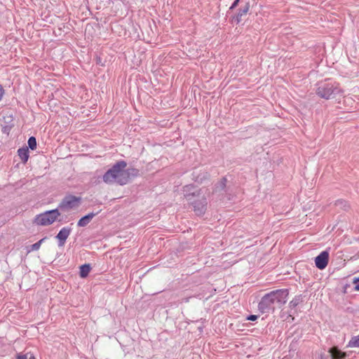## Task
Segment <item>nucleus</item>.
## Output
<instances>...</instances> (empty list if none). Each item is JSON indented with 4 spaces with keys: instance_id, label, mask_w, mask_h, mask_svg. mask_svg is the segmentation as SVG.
Wrapping results in <instances>:
<instances>
[{
    "instance_id": "obj_25",
    "label": "nucleus",
    "mask_w": 359,
    "mask_h": 359,
    "mask_svg": "<svg viewBox=\"0 0 359 359\" xmlns=\"http://www.w3.org/2000/svg\"><path fill=\"white\" fill-rule=\"evenodd\" d=\"M355 290L359 291V285H355Z\"/></svg>"
},
{
    "instance_id": "obj_8",
    "label": "nucleus",
    "mask_w": 359,
    "mask_h": 359,
    "mask_svg": "<svg viewBox=\"0 0 359 359\" xmlns=\"http://www.w3.org/2000/svg\"><path fill=\"white\" fill-rule=\"evenodd\" d=\"M71 233V229L67 227H63L56 236V238L59 240V245L63 246L67 238L69 237Z\"/></svg>"
},
{
    "instance_id": "obj_15",
    "label": "nucleus",
    "mask_w": 359,
    "mask_h": 359,
    "mask_svg": "<svg viewBox=\"0 0 359 359\" xmlns=\"http://www.w3.org/2000/svg\"><path fill=\"white\" fill-rule=\"evenodd\" d=\"M248 10H249V6H248V5H246L243 8H242L239 11L238 17H241L242 15H245L248 13Z\"/></svg>"
},
{
    "instance_id": "obj_12",
    "label": "nucleus",
    "mask_w": 359,
    "mask_h": 359,
    "mask_svg": "<svg viewBox=\"0 0 359 359\" xmlns=\"http://www.w3.org/2000/svg\"><path fill=\"white\" fill-rule=\"evenodd\" d=\"M348 346L351 348H359V334L351 339L348 341Z\"/></svg>"
},
{
    "instance_id": "obj_19",
    "label": "nucleus",
    "mask_w": 359,
    "mask_h": 359,
    "mask_svg": "<svg viewBox=\"0 0 359 359\" xmlns=\"http://www.w3.org/2000/svg\"><path fill=\"white\" fill-rule=\"evenodd\" d=\"M257 318V316L255 315H251L248 317V320H255Z\"/></svg>"
},
{
    "instance_id": "obj_10",
    "label": "nucleus",
    "mask_w": 359,
    "mask_h": 359,
    "mask_svg": "<svg viewBox=\"0 0 359 359\" xmlns=\"http://www.w3.org/2000/svg\"><path fill=\"white\" fill-rule=\"evenodd\" d=\"M18 156L23 163H26L29 158V150L27 147L20 148L18 151Z\"/></svg>"
},
{
    "instance_id": "obj_2",
    "label": "nucleus",
    "mask_w": 359,
    "mask_h": 359,
    "mask_svg": "<svg viewBox=\"0 0 359 359\" xmlns=\"http://www.w3.org/2000/svg\"><path fill=\"white\" fill-rule=\"evenodd\" d=\"M126 163L118 161L103 175V181L107 184L117 183L126 184L129 181L130 175L126 170Z\"/></svg>"
},
{
    "instance_id": "obj_5",
    "label": "nucleus",
    "mask_w": 359,
    "mask_h": 359,
    "mask_svg": "<svg viewBox=\"0 0 359 359\" xmlns=\"http://www.w3.org/2000/svg\"><path fill=\"white\" fill-rule=\"evenodd\" d=\"M80 203V198L73 196L65 197L59 205V209L69 211L77 208Z\"/></svg>"
},
{
    "instance_id": "obj_11",
    "label": "nucleus",
    "mask_w": 359,
    "mask_h": 359,
    "mask_svg": "<svg viewBox=\"0 0 359 359\" xmlns=\"http://www.w3.org/2000/svg\"><path fill=\"white\" fill-rule=\"evenodd\" d=\"M90 271V265L84 264L80 267V276L81 278H86Z\"/></svg>"
},
{
    "instance_id": "obj_7",
    "label": "nucleus",
    "mask_w": 359,
    "mask_h": 359,
    "mask_svg": "<svg viewBox=\"0 0 359 359\" xmlns=\"http://www.w3.org/2000/svg\"><path fill=\"white\" fill-rule=\"evenodd\" d=\"M329 260V252L327 251H323L318 256L316 257L315 264L318 269H324Z\"/></svg>"
},
{
    "instance_id": "obj_21",
    "label": "nucleus",
    "mask_w": 359,
    "mask_h": 359,
    "mask_svg": "<svg viewBox=\"0 0 359 359\" xmlns=\"http://www.w3.org/2000/svg\"><path fill=\"white\" fill-rule=\"evenodd\" d=\"M239 0H235V1L233 3L232 6H231V8H233L236 7L238 3Z\"/></svg>"
},
{
    "instance_id": "obj_18",
    "label": "nucleus",
    "mask_w": 359,
    "mask_h": 359,
    "mask_svg": "<svg viewBox=\"0 0 359 359\" xmlns=\"http://www.w3.org/2000/svg\"><path fill=\"white\" fill-rule=\"evenodd\" d=\"M299 304L298 299H293L290 302V306L292 307H295Z\"/></svg>"
},
{
    "instance_id": "obj_24",
    "label": "nucleus",
    "mask_w": 359,
    "mask_h": 359,
    "mask_svg": "<svg viewBox=\"0 0 359 359\" xmlns=\"http://www.w3.org/2000/svg\"><path fill=\"white\" fill-rule=\"evenodd\" d=\"M184 196L187 198V200H190V198H189L190 194H184Z\"/></svg>"
},
{
    "instance_id": "obj_6",
    "label": "nucleus",
    "mask_w": 359,
    "mask_h": 359,
    "mask_svg": "<svg viewBox=\"0 0 359 359\" xmlns=\"http://www.w3.org/2000/svg\"><path fill=\"white\" fill-rule=\"evenodd\" d=\"M346 356V353L341 351L337 347H333L326 353L321 354L320 359H344Z\"/></svg>"
},
{
    "instance_id": "obj_16",
    "label": "nucleus",
    "mask_w": 359,
    "mask_h": 359,
    "mask_svg": "<svg viewBox=\"0 0 359 359\" xmlns=\"http://www.w3.org/2000/svg\"><path fill=\"white\" fill-rule=\"evenodd\" d=\"M194 210L197 215H201L204 211V206H202L201 208H198V209H196V207L194 206Z\"/></svg>"
},
{
    "instance_id": "obj_23",
    "label": "nucleus",
    "mask_w": 359,
    "mask_h": 359,
    "mask_svg": "<svg viewBox=\"0 0 359 359\" xmlns=\"http://www.w3.org/2000/svg\"><path fill=\"white\" fill-rule=\"evenodd\" d=\"M29 355H28V359H35L34 356L33 355V354L30 353H28Z\"/></svg>"
},
{
    "instance_id": "obj_3",
    "label": "nucleus",
    "mask_w": 359,
    "mask_h": 359,
    "mask_svg": "<svg viewBox=\"0 0 359 359\" xmlns=\"http://www.w3.org/2000/svg\"><path fill=\"white\" fill-rule=\"evenodd\" d=\"M316 93L320 97L326 100L339 99L342 97V90L337 84L332 83H320L317 88Z\"/></svg>"
},
{
    "instance_id": "obj_14",
    "label": "nucleus",
    "mask_w": 359,
    "mask_h": 359,
    "mask_svg": "<svg viewBox=\"0 0 359 359\" xmlns=\"http://www.w3.org/2000/svg\"><path fill=\"white\" fill-rule=\"evenodd\" d=\"M28 145L31 149H35L36 148V138L34 137H30L28 140Z\"/></svg>"
},
{
    "instance_id": "obj_20",
    "label": "nucleus",
    "mask_w": 359,
    "mask_h": 359,
    "mask_svg": "<svg viewBox=\"0 0 359 359\" xmlns=\"http://www.w3.org/2000/svg\"><path fill=\"white\" fill-rule=\"evenodd\" d=\"M4 93V90L3 88L1 87V86H0V100L2 98Z\"/></svg>"
},
{
    "instance_id": "obj_4",
    "label": "nucleus",
    "mask_w": 359,
    "mask_h": 359,
    "mask_svg": "<svg viewBox=\"0 0 359 359\" xmlns=\"http://www.w3.org/2000/svg\"><path fill=\"white\" fill-rule=\"evenodd\" d=\"M58 209L46 211L37 215L34 218V223L41 226H48L55 222L60 216Z\"/></svg>"
},
{
    "instance_id": "obj_13",
    "label": "nucleus",
    "mask_w": 359,
    "mask_h": 359,
    "mask_svg": "<svg viewBox=\"0 0 359 359\" xmlns=\"http://www.w3.org/2000/svg\"><path fill=\"white\" fill-rule=\"evenodd\" d=\"M45 239H46V238H43L41 239L39 241L36 242V243L32 245L29 247L30 248L28 250V252L38 250L40 248L42 243L44 241Z\"/></svg>"
},
{
    "instance_id": "obj_17",
    "label": "nucleus",
    "mask_w": 359,
    "mask_h": 359,
    "mask_svg": "<svg viewBox=\"0 0 359 359\" xmlns=\"http://www.w3.org/2000/svg\"><path fill=\"white\" fill-rule=\"evenodd\" d=\"M28 355H29V353H27V354H18V356H17V359H28Z\"/></svg>"
},
{
    "instance_id": "obj_9",
    "label": "nucleus",
    "mask_w": 359,
    "mask_h": 359,
    "mask_svg": "<svg viewBox=\"0 0 359 359\" xmlns=\"http://www.w3.org/2000/svg\"><path fill=\"white\" fill-rule=\"evenodd\" d=\"M96 215L97 213L90 212L87 215L81 217L77 223L78 226L84 227L87 226Z\"/></svg>"
},
{
    "instance_id": "obj_22",
    "label": "nucleus",
    "mask_w": 359,
    "mask_h": 359,
    "mask_svg": "<svg viewBox=\"0 0 359 359\" xmlns=\"http://www.w3.org/2000/svg\"><path fill=\"white\" fill-rule=\"evenodd\" d=\"M193 189V187H192V186H191V185H189V186H187V187H185L184 191H190V190H191V189Z\"/></svg>"
},
{
    "instance_id": "obj_1",
    "label": "nucleus",
    "mask_w": 359,
    "mask_h": 359,
    "mask_svg": "<svg viewBox=\"0 0 359 359\" xmlns=\"http://www.w3.org/2000/svg\"><path fill=\"white\" fill-rule=\"evenodd\" d=\"M288 292L287 290H277L265 294L259 303V309L262 312L274 310L280 307L287 301Z\"/></svg>"
}]
</instances>
